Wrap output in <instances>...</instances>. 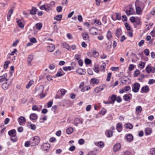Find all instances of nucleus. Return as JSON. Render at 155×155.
I'll return each mask as SVG.
<instances>
[{"label": "nucleus", "instance_id": "obj_1", "mask_svg": "<svg viewBox=\"0 0 155 155\" xmlns=\"http://www.w3.org/2000/svg\"><path fill=\"white\" fill-rule=\"evenodd\" d=\"M8 134L11 138V140L13 142H15L17 140V138L16 136V131L15 129H13L8 132Z\"/></svg>", "mask_w": 155, "mask_h": 155}, {"label": "nucleus", "instance_id": "obj_2", "mask_svg": "<svg viewBox=\"0 0 155 155\" xmlns=\"http://www.w3.org/2000/svg\"><path fill=\"white\" fill-rule=\"evenodd\" d=\"M40 141V139L38 136H35L30 139V142L32 146H34L38 145Z\"/></svg>", "mask_w": 155, "mask_h": 155}, {"label": "nucleus", "instance_id": "obj_3", "mask_svg": "<svg viewBox=\"0 0 155 155\" xmlns=\"http://www.w3.org/2000/svg\"><path fill=\"white\" fill-rule=\"evenodd\" d=\"M132 91L134 93H137L139 91L140 87V84L138 83H135L132 85Z\"/></svg>", "mask_w": 155, "mask_h": 155}, {"label": "nucleus", "instance_id": "obj_4", "mask_svg": "<svg viewBox=\"0 0 155 155\" xmlns=\"http://www.w3.org/2000/svg\"><path fill=\"white\" fill-rule=\"evenodd\" d=\"M44 89V87L42 86H40L37 91V93L40 95L41 98H43L45 97V95L43 93Z\"/></svg>", "mask_w": 155, "mask_h": 155}, {"label": "nucleus", "instance_id": "obj_5", "mask_svg": "<svg viewBox=\"0 0 155 155\" xmlns=\"http://www.w3.org/2000/svg\"><path fill=\"white\" fill-rule=\"evenodd\" d=\"M18 120L19 124L20 125H23L25 124L26 122V119L24 117L20 116L18 118Z\"/></svg>", "mask_w": 155, "mask_h": 155}, {"label": "nucleus", "instance_id": "obj_6", "mask_svg": "<svg viewBox=\"0 0 155 155\" xmlns=\"http://www.w3.org/2000/svg\"><path fill=\"white\" fill-rule=\"evenodd\" d=\"M50 147V145L48 143H44L41 146V149L44 151H47L49 150Z\"/></svg>", "mask_w": 155, "mask_h": 155}, {"label": "nucleus", "instance_id": "obj_7", "mask_svg": "<svg viewBox=\"0 0 155 155\" xmlns=\"http://www.w3.org/2000/svg\"><path fill=\"white\" fill-rule=\"evenodd\" d=\"M83 122V120H80V119L76 118L74 119L73 121V124L76 126H78V125L80 124H82Z\"/></svg>", "mask_w": 155, "mask_h": 155}, {"label": "nucleus", "instance_id": "obj_8", "mask_svg": "<svg viewBox=\"0 0 155 155\" xmlns=\"http://www.w3.org/2000/svg\"><path fill=\"white\" fill-rule=\"evenodd\" d=\"M132 97L130 94H126L123 96V99L125 101H129Z\"/></svg>", "mask_w": 155, "mask_h": 155}, {"label": "nucleus", "instance_id": "obj_9", "mask_svg": "<svg viewBox=\"0 0 155 155\" xmlns=\"http://www.w3.org/2000/svg\"><path fill=\"white\" fill-rule=\"evenodd\" d=\"M134 12L133 8L130 7L129 10H126L125 11V13L128 16L132 15L134 13Z\"/></svg>", "mask_w": 155, "mask_h": 155}, {"label": "nucleus", "instance_id": "obj_10", "mask_svg": "<svg viewBox=\"0 0 155 155\" xmlns=\"http://www.w3.org/2000/svg\"><path fill=\"white\" fill-rule=\"evenodd\" d=\"M138 4V2L137 1H136L135 3L136 12L137 14L140 15L141 13L142 10L143 9L141 7L139 6H137V5Z\"/></svg>", "mask_w": 155, "mask_h": 155}, {"label": "nucleus", "instance_id": "obj_11", "mask_svg": "<svg viewBox=\"0 0 155 155\" xmlns=\"http://www.w3.org/2000/svg\"><path fill=\"white\" fill-rule=\"evenodd\" d=\"M97 29L96 28L93 27L90 28L89 31L90 34H91L97 35L98 34L97 32Z\"/></svg>", "mask_w": 155, "mask_h": 155}, {"label": "nucleus", "instance_id": "obj_12", "mask_svg": "<svg viewBox=\"0 0 155 155\" xmlns=\"http://www.w3.org/2000/svg\"><path fill=\"white\" fill-rule=\"evenodd\" d=\"M122 34V31L121 29L118 28L115 31V35L118 38H119L120 36Z\"/></svg>", "mask_w": 155, "mask_h": 155}, {"label": "nucleus", "instance_id": "obj_13", "mask_svg": "<svg viewBox=\"0 0 155 155\" xmlns=\"http://www.w3.org/2000/svg\"><path fill=\"white\" fill-rule=\"evenodd\" d=\"M149 90V88L148 86L146 85L143 87L141 88V89L140 92L141 93H147Z\"/></svg>", "mask_w": 155, "mask_h": 155}, {"label": "nucleus", "instance_id": "obj_14", "mask_svg": "<svg viewBox=\"0 0 155 155\" xmlns=\"http://www.w3.org/2000/svg\"><path fill=\"white\" fill-rule=\"evenodd\" d=\"M11 84V82H6L3 83L2 85V88L5 90L8 89L9 85Z\"/></svg>", "mask_w": 155, "mask_h": 155}, {"label": "nucleus", "instance_id": "obj_15", "mask_svg": "<svg viewBox=\"0 0 155 155\" xmlns=\"http://www.w3.org/2000/svg\"><path fill=\"white\" fill-rule=\"evenodd\" d=\"M55 48V46L52 44H50L47 47L48 51L50 52H52L53 51H54Z\"/></svg>", "mask_w": 155, "mask_h": 155}, {"label": "nucleus", "instance_id": "obj_16", "mask_svg": "<svg viewBox=\"0 0 155 155\" xmlns=\"http://www.w3.org/2000/svg\"><path fill=\"white\" fill-rule=\"evenodd\" d=\"M129 80L128 78L125 77H122L121 78V82L125 84H127V82Z\"/></svg>", "mask_w": 155, "mask_h": 155}, {"label": "nucleus", "instance_id": "obj_17", "mask_svg": "<svg viewBox=\"0 0 155 155\" xmlns=\"http://www.w3.org/2000/svg\"><path fill=\"white\" fill-rule=\"evenodd\" d=\"M120 143H117L114 147V152H116L120 149Z\"/></svg>", "mask_w": 155, "mask_h": 155}, {"label": "nucleus", "instance_id": "obj_18", "mask_svg": "<svg viewBox=\"0 0 155 155\" xmlns=\"http://www.w3.org/2000/svg\"><path fill=\"white\" fill-rule=\"evenodd\" d=\"M13 10L12 9H10L8 12L7 16V20L9 21L11 19V17L13 13Z\"/></svg>", "mask_w": 155, "mask_h": 155}, {"label": "nucleus", "instance_id": "obj_19", "mask_svg": "<svg viewBox=\"0 0 155 155\" xmlns=\"http://www.w3.org/2000/svg\"><path fill=\"white\" fill-rule=\"evenodd\" d=\"M126 139L128 141L130 142L133 140V137L132 134H128L126 136Z\"/></svg>", "mask_w": 155, "mask_h": 155}, {"label": "nucleus", "instance_id": "obj_20", "mask_svg": "<svg viewBox=\"0 0 155 155\" xmlns=\"http://www.w3.org/2000/svg\"><path fill=\"white\" fill-rule=\"evenodd\" d=\"M122 124L121 123H118L117 124L116 128L118 132H120L122 130Z\"/></svg>", "mask_w": 155, "mask_h": 155}, {"label": "nucleus", "instance_id": "obj_21", "mask_svg": "<svg viewBox=\"0 0 155 155\" xmlns=\"http://www.w3.org/2000/svg\"><path fill=\"white\" fill-rule=\"evenodd\" d=\"M83 38L85 40H89V37L87 33L84 32L82 34Z\"/></svg>", "mask_w": 155, "mask_h": 155}, {"label": "nucleus", "instance_id": "obj_22", "mask_svg": "<svg viewBox=\"0 0 155 155\" xmlns=\"http://www.w3.org/2000/svg\"><path fill=\"white\" fill-rule=\"evenodd\" d=\"M62 47L64 48H65L68 51L71 50L70 47L68 44L65 42L62 43Z\"/></svg>", "mask_w": 155, "mask_h": 155}, {"label": "nucleus", "instance_id": "obj_23", "mask_svg": "<svg viewBox=\"0 0 155 155\" xmlns=\"http://www.w3.org/2000/svg\"><path fill=\"white\" fill-rule=\"evenodd\" d=\"M105 134L107 137H110L112 136L113 133L111 130H107L105 132Z\"/></svg>", "mask_w": 155, "mask_h": 155}, {"label": "nucleus", "instance_id": "obj_24", "mask_svg": "<svg viewBox=\"0 0 155 155\" xmlns=\"http://www.w3.org/2000/svg\"><path fill=\"white\" fill-rule=\"evenodd\" d=\"M7 74L5 73L3 75L0 76V83L2 82L5 79L7 81H8V79L6 78V77H7Z\"/></svg>", "mask_w": 155, "mask_h": 155}, {"label": "nucleus", "instance_id": "obj_25", "mask_svg": "<svg viewBox=\"0 0 155 155\" xmlns=\"http://www.w3.org/2000/svg\"><path fill=\"white\" fill-rule=\"evenodd\" d=\"M33 55H30L28 56V58H27V62L28 63V64H30L31 61H32L33 59Z\"/></svg>", "mask_w": 155, "mask_h": 155}, {"label": "nucleus", "instance_id": "obj_26", "mask_svg": "<svg viewBox=\"0 0 155 155\" xmlns=\"http://www.w3.org/2000/svg\"><path fill=\"white\" fill-rule=\"evenodd\" d=\"M142 108L141 106H138L136 107V111L137 114L140 113L142 110Z\"/></svg>", "mask_w": 155, "mask_h": 155}, {"label": "nucleus", "instance_id": "obj_27", "mask_svg": "<svg viewBox=\"0 0 155 155\" xmlns=\"http://www.w3.org/2000/svg\"><path fill=\"white\" fill-rule=\"evenodd\" d=\"M60 70V71H58L57 74H56V76L57 77L61 76L64 74L61 69Z\"/></svg>", "mask_w": 155, "mask_h": 155}, {"label": "nucleus", "instance_id": "obj_28", "mask_svg": "<svg viewBox=\"0 0 155 155\" xmlns=\"http://www.w3.org/2000/svg\"><path fill=\"white\" fill-rule=\"evenodd\" d=\"M152 67L150 64H148L146 68V70L148 73L151 72Z\"/></svg>", "mask_w": 155, "mask_h": 155}, {"label": "nucleus", "instance_id": "obj_29", "mask_svg": "<svg viewBox=\"0 0 155 155\" xmlns=\"http://www.w3.org/2000/svg\"><path fill=\"white\" fill-rule=\"evenodd\" d=\"M103 89L104 88L103 87L101 88L100 87H96L94 89V91L96 93H98L102 91Z\"/></svg>", "mask_w": 155, "mask_h": 155}, {"label": "nucleus", "instance_id": "obj_30", "mask_svg": "<svg viewBox=\"0 0 155 155\" xmlns=\"http://www.w3.org/2000/svg\"><path fill=\"white\" fill-rule=\"evenodd\" d=\"M37 118V116L36 114L34 113L31 114L30 116V118L31 120H35Z\"/></svg>", "mask_w": 155, "mask_h": 155}, {"label": "nucleus", "instance_id": "obj_31", "mask_svg": "<svg viewBox=\"0 0 155 155\" xmlns=\"http://www.w3.org/2000/svg\"><path fill=\"white\" fill-rule=\"evenodd\" d=\"M111 101H110V104H114V103L116 99V96L114 95H113L111 97Z\"/></svg>", "mask_w": 155, "mask_h": 155}, {"label": "nucleus", "instance_id": "obj_32", "mask_svg": "<svg viewBox=\"0 0 155 155\" xmlns=\"http://www.w3.org/2000/svg\"><path fill=\"white\" fill-rule=\"evenodd\" d=\"M91 81L94 84H97L99 82V81L96 78H92L91 80Z\"/></svg>", "mask_w": 155, "mask_h": 155}, {"label": "nucleus", "instance_id": "obj_33", "mask_svg": "<svg viewBox=\"0 0 155 155\" xmlns=\"http://www.w3.org/2000/svg\"><path fill=\"white\" fill-rule=\"evenodd\" d=\"M74 68L73 67H71L70 66L64 67L63 68V70L65 71H70L71 69H73Z\"/></svg>", "mask_w": 155, "mask_h": 155}, {"label": "nucleus", "instance_id": "obj_34", "mask_svg": "<svg viewBox=\"0 0 155 155\" xmlns=\"http://www.w3.org/2000/svg\"><path fill=\"white\" fill-rule=\"evenodd\" d=\"M137 1L138 2V3L139 2L138 1ZM139 4L138 6L141 7L143 9L145 5V4L144 2H143L139 1Z\"/></svg>", "mask_w": 155, "mask_h": 155}, {"label": "nucleus", "instance_id": "obj_35", "mask_svg": "<svg viewBox=\"0 0 155 155\" xmlns=\"http://www.w3.org/2000/svg\"><path fill=\"white\" fill-rule=\"evenodd\" d=\"M17 23L19 27L22 28L24 27V25L21 21L19 20L17 21Z\"/></svg>", "mask_w": 155, "mask_h": 155}, {"label": "nucleus", "instance_id": "obj_36", "mask_svg": "<svg viewBox=\"0 0 155 155\" xmlns=\"http://www.w3.org/2000/svg\"><path fill=\"white\" fill-rule=\"evenodd\" d=\"M62 15H58L54 17V19L58 21H60L61 19Z\"/></svg>", "mask_w": 155, "mask_h": 155}, {"label": "nucleus", "instance_id": "obj_37", "mask_svg": "<svg viewBox=\"0 0 155 155\" xmlns=\"http://www.w3.org/2000/svg\"><path fill=\"white\" fill-rule=\"evenodd\" d=\"M60 92L61 93V95L62 96H64L65 93L67 92V91L64 89H61L60 91Z\"/></svg>", "mask_w": 155, "mask_h": 155}, {"label": "nucleus", "instance_id": "obj_38", "mask_svg": "<svg viewBox=\"0 0 155 155\" xmlns=\"http://www.w3.org/2000/svg\"><path fill=\"white\" fill-rule=\"evenodd\" d=\"M34 81H30L26 86V88L27 89L29 88L30 86L33 84Z\"/></svg>", "mask_w": 155, "mask_h": 155}, {"label": "nucleus", "instance_id": "obj_39", "mask_svg": "<svg viewBox=\"0 0 155 155\" xmlns=\"http://www.w3.org/2000/svg\"><path fill=\"white\" fill-rule=\"evenodd\" d=\"M73 128L72 127H69L66 130V133L68 134H71L73 131Z\"/></svg>", "mask_w": 155, "mask_h": 155}, {"label": "nucleus", "instance_id": "obj_40", "mask_svg": "<svg viewBox=\"0 0 155 155\" xmlns=\"http://www.w3.org/2000/svg\"><path fill=\"white\" fill-rule=\"evenodd\" d=\"M106 64L105 63H102V64L101 66V69L102 70V71L103 72H104L105 71V67L106 66Z\"/></svg>", "mask_w": 155, "mask_h": 155}, {"label": "nucleus", "instance_id": "obj_41", "mask_svg": "<svg viewBox=\"0 0 155 155\" xmlns=\"http://www.w3.org/2000/svg\"><path fill=\"white\" fill-rule=\"evenodd\" d=\"M151 132V129L149 128H146L145 130V133L146 135H149L150 134Z\"/></svg>", "mask_w": 155, "mask_h": 155}, {"label": "nucleus", "instance_id": "obj_42", "mask_svg": "<svg viewBox=\"0 0 155 155\" xmlns=\"http://www.w3.org/2000/svg\"><path fill=\"white\" fill-rule=\"evenodd\" d=\"M36 27L37 29L40 30L42 27V25L41 23H38L36 24Z\"/></svg>", "mask_w": 155, "mask_h": 155}, {"label": "nucleus", "instance_id": "obj_43", "mask_svg": "<svg viewBox=\"0 0 155 155\" xmlns=\"http://www.w3.org/2000/svg\"><path fill=\"white\" fill-rule=\"evenodd\" d=\"M32 109L33 110H37L39 111L40 110L39 109L38 107L36 105H34L32 106Z\"/></svg>", "mask_w": 155, "mask_h": 155}, {"label": "nucleus", "instance_id": "obj_44", "mask_svg": "<svg viewBox=\"0 0 155 155\" xmlns=\"http://www.w3.org/2000/svg\"><path fill=\"white\" fill-rule=\"evenodd\" d=\"M91 62V60L87 58H86L85 60V63L86 64H90Z\"/></svg>", "mask_w": 155, "mask_h": 155}, {"label": "nucleus", "instance_id": "obj_45", "mask_svg": "<svg viewBox=\"0 0 155 155\" xmlns=\"http://www.w3.org/2000/svg\"><path fill=\"white\" fill-rule=\"evenodd\" d=\"M145 63L143 62H141L139 64L138 66L141 69H143L145 66Z\"/></svg>", "mask_w": 155, "mask_h": 155}, {"label": "nucleus", "instance_id": "obj_46", "mask_svg": "<svg viewBox=\"0 0 155 155\" xmlns=\"http://www.w3.org/2000/svg\"><path fill=\"white\" fill-rule=\"evenodd\" d=\"M97 145L100 148L104 146V143L102 142H99L97 143Z\"/></svg>", "mask_w": 155, "mask_h": 155}, {"label": "nucleus", "instance_id": "obj_47", "mask_svg": "<svg viewBox=\"0 0 155 155\" xmlns=\"http://www.w3.org/2000/svg\"><path fill=\"white\" fill-rule=\"evenodd\" d=\"M133 126L131 124H126V127L127 128H129L130 129H131L133 128Z\"/></svg>", "mask_w": 155, "mask_h": 155}, {"label": "nucleus", "instance_id": "obj_48", "mask_svg": "<svg viewBox=\"0 0 155 155\" xmlns=\"http://www.w3.org/2000/svg\"><path fill=\"white\" fill-rule=\"evenodd\" d=\"M111 73L109 72L108 74L106 81H110L111 76Z\"/></svg>", "mask_w": 155, "mask_h": 155}, {"label": "nucleus", "instance_id": "obj_49", "mask_svg": "<svg viewBox=\"0 0 155 155\" xmlns=\"http://www.w3.org/2000/svg\"><path fill=\"white\" fill-rule=\"evenodd\" d=\"M36 11L37 9H36L35 8H33L32 10H31L30 13L31 14L35 15L36 14Z\"/></svg>", "mask_w": 155, "mask_h": 155}, {"label": "nucleus", "instance_id": "obj_50", "mask_svg": "<svg viewBox=\"0 0 155 155\" xmlns=\"http://www.w3.org/2000/svg\"><path fill=\"white\" fill-rule=\"evenodd\" d=\"M107 38L109 40L110 39V38H111V32L110 31H108L107 32Z\"/></svg>", "mask_w": 155, "mask_h": 155}, {"label": "nucleus", "instance_id": "obj_51", "mask_svg": "<svg viewBox=\"0 0 155 155\" xmlns=\"http://www.w3.org/2000/svg\"><path fill=\"white\" fill-rule=\"evenodd\" d=\"M150 152L152 155H155V149L154 148H152L150 150Z\"/></svg>", "mask_w": 155, "mask_h": 155}, {"label": "nucleus", "instance_id": "obj_52", "mask_svg": "<svg viewBox=\"0 0 155 155\" xmlns=\"http://www.w3.org/2000/svg\"><path fill=\"white\" fill-rule=\"evenodd\" d=\"M10 62L9 61H7L5 62V64L4 65V68L5 69H6L8 67V65L10 63Z\"/></svg>", "mask_w": 155, "mask_h": 155}, {"label": "nucleus", "instance_id": "obj_53", "mask_svg": "<svg viewBox=\"0 0 155 155\" xmlns=\"http://www.w3.org/2000/svg\"><path fill=\"white\" fill-rule=\"evenodd\" d=\"M144 52L146 56H148L149 54V51L148 49H146L144 51Z\"/></svg>", "mask_w": 155, "mask_h": 155}, {"label": "nucleus", "instance_id": "obj_54", "mask_svg": "<svg viewBox=\"0 0 155 155\" xmlns=\"http://www.w3.org/2000/svg\"><path fill=\"white\" fill-rule=\"evenodd\" d=\"M90 89V87H84L81 89V91H82L84 92Z\"/></svg>", "mask_w": 155, "mask_h": 155}, {"label": "nucleus", "instance_id": "obj_55", "mask_svg": "<svg viewBox=\"0 0 155 155\" xmlns=\"http://www.w3.org/2000/svg\"><path fill=\"white\" fill-rule=\"evenodd\" d=\"M62 8L61 6H58L57 7V11L58 12H61Z\"/></svg>", "mask_w": 155, "mask_h": 155}, {"label": "nucleus", "instance_id": "obj_56", "mask_svg": "<svg viewBox=\"0 0 155 155\" xmlns=\"http://www.w3.org/2000/svg\"><path fill=\"white\" fill-rule=\"evenodd\" d=\"M94 23L95 24V25H101V23L100 21H99V20H95Z\"/></svg>", "mask_w": 155, "mask_h": 155}, {"label": "nucleus", "instance_id": "obj_57", "mask_svg": "<svg viewBox=\"0 0 155 155\" xmlns=\"http://www.w3.org/2000/svg\"><path fill=\"white\" fill-rule=\"evenodd\" d=\"M93 54L95 57H97L99 55V53L98 52L94 50L93 51Z\"/></svg>", "mask_w": 155, "mask_h": 155}, {"label": "nucleus", "instance_id": "obj_58", "mask_svg": "<svg viewBox=\"0 0 155 155\" xmlns=\"http://www.w3.org/2000/svg\"><path fill=\"white\" fill-rule=\"evenodd\" d=\"M130 86H125L124 88V90L125 92H127V91L130 90Z\"/></svg>", "mask_w": 155, "mask_h": 155}, {"label": "nucleus", "instance_id": "obj_59", "mask_svg": "<svg viewBox=\"0 0 155 155\" xmlns=\"http://www.w3.org/2000/svg\"><path fill=\"white\" fill-rule=\"evenodd\" d=\"M144 42V40H142L141 41L139 42L138 43V46L139 47H141L143 44Z\"/></svg>", "mask_w": 155, "mask_h": 155}, {"label": "nucleus", "instance_id": "obj_60", "mask_svg": "<svg viewBox=\"0 0 155 155\" xmlns=\"http://www.w3.org/2000/svg\"><path fill=\"white\" fill-rule=\"evenodd\" d=\"M134 66L132 64H130L129 66V69L130 70L132 71L134 70Z\"/></svg>", "mask_w": 155, "mask_h": 155}, {"label": "nucleus", "instance_id": "obj_61", "mask_svg": "<svg viewBox=\"0 0 155 155\" xmlns=\"http://www.w3.org/2000/svg\"><path fill=\"white\" fill-rule=\"evenodd\" d=\"M155 83V80L154 79H150L149 80L148 84H152Z\"/></svg>", "mask_w": 155, "mask_h": 155}, {"label": "nucleus", "instance_id": "obj_62", "mask_svg": "<svg viewBox=\"0 0 155 155\" xmlns=\"http://www.w3.org/2000/svg\"><path fill=\"white\" fill-rule=\"evenodd\" d=\"M116 18L117 20H120L121 19L120 15L118 13H116Z\"/></svg>", "mask_w": 155, "mask_h": 155}, {"label": "nucleus", "instance_id": "obj_63", "mask_svg": "<svg viewBox=\"0 0 155 155\" xmlns=\"http://www.w3.org/2000/svg\"><path fill=\"white\" fill-rule=\"evenodd\" d=\"M30 41L32 43H35L37 42L36 39L34 38H32L30 40Z\"/></svg>", "mask_w": 155, "mask_h": 155}, {"label": "nucleus", "instance_id": "obj_64", "mask_svg": "<svg viewBox=\"0 0 155 155\" xmlns=\"http://www.w3.org/2000/svg\"><path fill=\"white\" fill-rule=\"evenodd\" d=\"M87 155H97V154L95 152L92 151L89 152Z\"/></svg>", "mask_w": 155, "mask_h": 155}]
</instances>
